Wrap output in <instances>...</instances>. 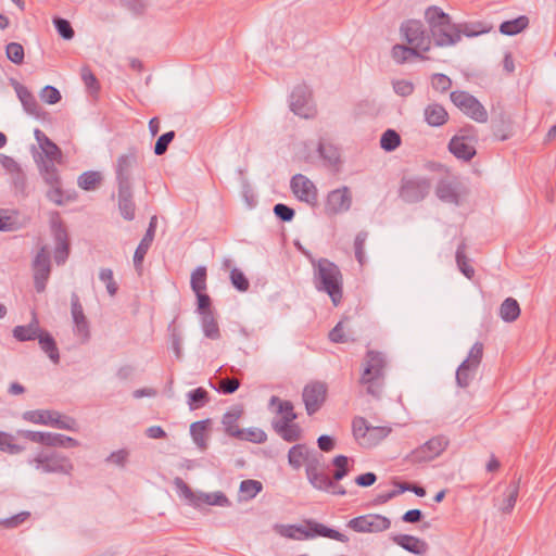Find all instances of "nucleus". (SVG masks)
Segmentation results:
<instances>
[{
  "instance_id": "nucleus-49",
  "label": "nucleus",
  "mask_w": 556,
  "mask_h": 556,
  "mask_svg": "<svg viewBox=\"0 0 556 556\" xmlns=\"http://www.w3.org/2000/svg\"><path fill=\"white\" fill-rule=\"evenodd\" d=\"M101 180L102 176L99 172L89 170L78 177L77 185L83 190L91 191L99 187Z\"/></svg>"
},
{
  "instance_id": "nucleus-62",
  "label": "nucleus",
  "mask_w": 556,
  "mask_h": 556,
  "mask_svg": "<svg viewBox=\"0 0 556 556\" xmlns=\"http://www.w3.org/2000/svg\"><path fill=\"white\" fill-rule=\"evenodd\" d=\"M175 136L176 134L174 130H169L161 135L154 144V154L157 156L165 154L168 149V146L175 139Z\"/></svg>"
},
{
  "instance_id": "nucleus-47",
  "label": "nucleus",
  "mask_w": 556,
  "mask_h": 556,
  "mask_svg": "<svg viewBox=\"0 0 556 556\" xmlns=\"http://www.w3.org/2000/svg\"><path fill=\"white\" fill-rule=\"evenodd\" d=\"M448 439L444 435H437L424 443L432 460L439 457L448 446Z\"/></svg>"
},
{
  "instance_id": "nucleus-6",
  "label": "nucleus",
  "mask_w": 556,
  "mask_h": 556,
  "mask_svg": "<svg viewBox=\"0 0 556 556\" xmlns=\"http://www.w3.org/2000/svg\"><path fill=\"white\" fill-rule=\"evenodd\" d=\"M352 431L359 445L372 447L389 435L391 428L374 427L364 417H355L352 421Z\"/></svg>"
},
{
  "instance_id": "nucleus-59",
  "label": "nucleus",
  "mask_w": 556,
  "mask_h": 556,
  "mask_svg": "<svg viewBox=\"0 0 556 556\" xmlns=\"http://www.w3.org/2000/svg\"><path fill=\"white\" fill-rule=\"evenodd\" d=\"M0 163L4 169L12 174H18V178H21V184H26L25 174L23 173L20 164L11 156L5 154H0Z\"/></svg>"
},
{
  "instance_id": "nucleus-64",
  "label": "nucleus",
  "mask_w": 556,
  "mask_h": 556,
  "mask_svg": "<svg viewBox=\"0 0 556 556\" xmlns=\"http://www.w3.org/2000/svg\"><path fill=\"white\" fill-rule=\"evenodd\" d=\"M405 460L410 463V464H422V463H428V462H431L432 458L431 456L429 455V452L426 450L425 445H420L418 446L417 448H415L414 451H412L406 457H405Z\"/></svg>"
},
{
  "instance_id": "nucleus-15",
  "label": "nucleus",
  "mask_w": 556,
  "mask_h": 556,
  "mask_svg": "<svg viewBox=\"0 0 556 556\" xmlns=\"http://www.w3.org/2000/svg\"><path fill=\"white\" fill-rule=\"evenodd\" d=\"M34 286L38 293L46 290V285L51 273L50 254L46 247H41L34 261Z\"/></svg>"
},
{
  "instance_id": "nucleus-36",
  "label": "nucleus",
  "mask_w": 556,
  "mask_h": 556,
  "mask_svg": "<svg viewBox=\"0 0 556 556\" xmlns=\"http://www.w3.org/2000/svg\"><path fill=\"white\" fill-rule=\"evenodd\" d=\"M56 410L35 409L23 413V419L33 424L51 426Z\"/></svg>"
},
{
  "instance_id": "nucleus-16",
  "label": "nucleus",
  "mask_w": 556,
  "mask_h": 556,
  "mask_svg": "<svg viewBox=\"0 0 556 556\" xmlns=\"http://www.w3.org/2000/svg\"><path fill=\"white\" fill-rule=\"evenodd\" d=\"M327 386L324 382L315 381L306 384L302 397L308 416L317 413L326 401Z\"/></svg>"
},
{
  "instance_id": "nucleus-55",
  "label": "nucleus",
  "mask_w": 556,
  "mask_h": 556,
  "mask_svg": "<svg viewBox=\"0 0 556 556\" xmlns=\"http://www.w3.org/2000/svg\"><path fill=\"white\" fill-rule=\"evenodd\" d=\"M400 144L401 137L395 130L388 129L382 134L380 139V146L384 151H394Z\"/></svg>"
},
{
  "instance_id": "nucleus-58",
  "label": "nucleus",
  "mask_w": 556,
  "mask_h": 556,
  "mask_svg": "<svg viewBox=\"0 0 556 556\" xmlns=\"http://www.w3.org/2000/svg\"><path fill=\"white\" fill-rule=\"evenodd\" d=\"M58 34L65 40H71L75 36V31L71 25V23L63 17L56 16L52 21Z\"/></svg>"
},
{
  "instance_id": "nucleus-33",
  "label": "nucleus",
  "mask_w": 556,
  "mask_h": 556,
  "mask_svg": "<svg viewBox=\"0 0 556 556\" xmlns=\"http://www.w3.org/2000/svg\"><path fill=\"white\" fill-rule=\"evenodd\" d=\"M520 478L514 479L504 492L503 504L500 509L504 514H510L516 505L519 495Z\"/></svg>"
},
{
  "instance_id": "nucleus-13",
  "label": "nucleus",
  "mask_w": 556,
  "mask_h": 556,
  "mask_svg": "<svg viewBox=\"0 0 556 556\" xmlns=\"http://www.w3.org/2000/svg\"><path fill=\"white\" fill-rule=\"evenodd\" d=\"M51 229L55 241L53 257L58 265H63L70 255V239L67 230L59 218L58 213L51 219Z\"/></svg>"
},
{
  "instance_id": "nucleus-18",
  "label": "nucleus",
  "mask_w": 556,
  "mask_h": 556,
  "mask_svg": "<svg viewBox=\"0 0 556 556\" xmlns=\"http://www.w3.org/2000/svg\"><path fill=\"white\" fill-rule=\"evenodd\" d=\"M290 187L294 195L311 206L318 203L317 188L306 176L296 174L291 178Z\"/></svg>"
},
{
  "instance_id": "nucleus-25",
  "label": "nucleus",
  "mask_w": 556,
  "mask_h": 556,
  "mask_svg": "<svg viewBox=\"0 0 556 556\" xmlns=\"http://www.w3.org/2000/svg\"><path fill=\"white\" fill-rule=\"evenodd\" d=\"M243 415V407L241 405H235L226 412L223 416L222 424L224 426L225 432L232 438L238 439L239 437H243L244 430L240 429L238 426V420Z\"/></svg>"
},
{
  "instance_id": "nucleus-22",
  "label": "nucleus",
  "mask_w": 556,
  "mask_h": 556,
  "mask_svg": "<svg viewBox=\"0 0 556 556\" xmlns=\"http://www.w3.org/2000/svg\"><path fill=\"white\" fill-rule=\"evenodd\" d=\"M117 205L125 220H132L136 216V203L132 186H117Z\"/></svg>"
},
{
  "instance_id": "nucleus-9",
  "label": "nucleus",
  "mask_w": 556,
  "mask_h": 556,
  "mask_svg": "<svg viewBox=\"0 0 556 556\" xmlns=\"http://www.w3.org/2000/svg\"><path fill=\"white\" fill-rule=\"evenodd\" d=\"M431 190V180L424 176L403 177L399 197L406 203L421 202Z\"/></svg>"
},
{
  "instance_id": "nucleus-54",
  "label": "nucleus",
  "mask_w": 556,
  "mask_h": 556,
  "mask_svg": "<svg viewBox=\"0 0 556 556\" xmlns=\"http://www.w3.org/2000/svg\"><path fill=\"white\" fill-rule=\"evenodd\" d=\"M78 445H79V442L72 437H67V435H64L61 433H52V432H49V434H48L47 446H50V447H55V446L76 447Z\"/></svg>"
},
{
  "instance_id": "nucleus-24",
  "label": "nucleus",
  "mask_w": 556,
  "mask_h": 556,
  "mask_svg": "<svg viewBox=\"0 0 556 556\" xmlns=\"http://www.w3.org/2000/svg\"><path fill=\"white\" fill-rule=\"evenodd\" d=\"M12 86L14 87L16 96L21 101L24 110L28 114L39 117L42 112V109L37 102L34 94L27 89V87H25L24 85L20 84L14 79H12Z\"/></svg>"
},
{
  "instance_id": "nucleus-21",
  "label": "nucleus",
  "mask_w": 556,
  "mask_h": 556,
  "mask_svg": "<svg viewBox=\"0 0 556 556\" xmlns=\"http://www.w3.org/2000/svg\"><path fill=\"white\" fill-rule=\"evenodd\" d=\"M71 313L76 333L83 339V341H88L90 338L89 323L84 314L79 296L75 292L71 295Z\"/></svg>"
},
{
  "instance_id": "nucleus-56",
  "label": "nucleus",
  "mask_w": 556,
  "mask_h": 556,
  "mask_svg": "<svg viewBox=\"0 0 556 556\" xmlns=\"http://www.w3.org/2000/svg\"><path fill=\"white\" fill-rule=\"evenodd\" d=\"M50 427L68 431L78 430V425L73 417L62 415L59 412H56V415H54Z\"/></svg>"
},
{
  "instance_id": "nucleus-4",
  "label": "nucleus",
  "mask_w": 556,
  "mask_h": 556,
  "mask_svg": "<svg viewBox=\"0 0 556 556\" xmlns=\"http://www.w3.org/2000/svg\"><path fill=\"white\" fill-rule=\"evenodd\" d=\"M386 365L382 353L372 350L367 351L359 382L366 388L367 394L375 399H380L382 395Z\"/></svg>"
},
{
  "instance_id": "nucleus-34",
  "label": "nucleus",
  "mask_w": 556,
  "mask_h": 556,
  "mask_svg": "<svg viewBox=\"0 0 556 556\" xmlns=\"http://www.w3.org/2000/svg\"><path fill=\"white\" fill-rule=\"evenodd\" d=\"M37 339L41 350L47 353L54 364H58L60 362V353L54 338L48 331L42 330Z\"/></svg>"
},
{
  "instance_id": "nucleus-45",
  "label": "nucleus",
  "mask_w": 556,
  "mask_h": 556,
  "mask_svg": "<svg viewBox=\"0 0 556 556\" xmlns=\"http://www.w3.org/2000/svg\"><path fill=\"white\" fill-rule=\"evenodd\" d=\"M459 37H477L489 31V27L482 22H465L457 24Z\"/></svg>"
},
{
  "instance_id": "nucleus-7",
  "label": "nucleus",
  "mask_w": 556,
  "mask_h": 556,
  "mask_svg": "<svg viewBox=\"0 0 556 556\" xmlns=\"http://www.w3.org/2000/svg\"><path fill=\"white\" fill-rule=\"evenodd\" d=\"M139 167V149L128 147L125 153L119 154L113 165L117 186H132L134 174Z\"/></svg>"
},
{
  "instance_id": "nucleus-19",
  "label": "nucleus",
  "mask_w": 556,
  "mask_h": 556,
  "mask_svg": "<svg viewBox=\"0 0 556 556\" xmlns=\"http://www.w3.org/2000/svg\"><path fill=\"white\" fill-rule=\"evenodd\" d=\"M349 462L350 458L345 455H338L332 459L334 470L332 472V476L330 477L331 485L327 490H323L324 492L341 496L346 494V490L344 489V486H342L338 482L350 473L351 467L349 465Z\"/></svg>"
},
{
  "instance_id": "nucleus-41",
  "label": "nucleus",
  "mask_w": 556,
  "mask_h": 556,
  "mask_svg": "<svg viewBox=\"0 0 556 556\" xmlns=\"http://www.w3.org/2000/svg\"><path fill=\"white\" fill-rule=\"evenodd\" d=\"M309 452L311 451L305 444L293 445L288 452L289 465L295 470L300 469L303 465V462L306 460Z\"/></svg>"
},
{
  "instance_id": "nucleus-40",
  "label": "nucleus",
  "mask_w": 556,
  "mask_h": 556,
  "mask_svg": "<svg viewBox=\"0 0 556 556\" xmlns=\"http://www.w3.org/2000/svg\"><path fill=\"white\" fill-rule=\"evenodd\" d=\"M201 326L206 338L211 340H218L220 338L219 326L213 312H207L206 315L201 316Z\"/></svg>"
},
{
  "instance_id": "nucleus-2",
  "label": "nucleus",
  "mask_w": 556,
  "mask_h": 556,
  "mask_svg": "<svg viewBox=\"0 0 556 556\" xmlns=\"http://www.w3.org/2000/svg\"><path fill=\"white\" fill-rule=\"evenodd\" d=\"M425 18L435 46L448 47L460 41L457 24L452 23L451 16L441 8L429 7L425 12Z\"/></svg>"
},
{
  "instance_id": "nucleus-60",
  "label": "nucleus",
  "mask_w": 556,
  "mask_h": 556,
  "mask_svg": "<svg viewBox=\"0 0 556 556\" xmlns=\"http://www.w3.org/2000/svg\"><path fill=\"white\" fill-rule=\"evenodd\" d=\"M5 53H7L8 59L12 63L17 64V65L23 64L25 52H24V48L21 43H18V42L8 43L5 47Z\"/></svg>"
},
{
  "instance_id": "nucleus-38",
  "label": "nucleus",
  "mask_w": 556,
  "mask_h": 556,
  "mask_svg": "<svg viewBox=\"0 0 556 556\" xmlns=\"http://www.w3.org/2000/svg\"><path fill=\"white\" fill-rule=\"evenodd\" d=\"M263 490V484L261 481L247 479L241 481L239 486L240 492V502H249L256 497L258 493Z\"/></svg>"
},
{
  "instance_id": "nucleus-32",
  "label": "nucleus",
  "mask_w": 556,
  "mask_h": 556,
  "mask_svg": "<svg viewBox=\"0 0 556 556\" xmlns=\"http://www.w3.org/2000/svg\"><path fill=\"white\" fill-rule=\"evenodd\" d=\"M211 426V419L199 420L190 426V434L195 445L201 450L207 448V431Z\"/></svg>"
},
{
  "instance_id": "nucleus-39",
  "label": "nucleus",
  "mask_w": 556,
  "mask_h": 556,
  "mask_svg": "<svg viewBox=\"0 0 556 556\" xmlns=\"http://www.w3.org/2000/svg\"><path fill=\"white\" fill-rule=\"evenodd\" d=\"M39 172L45 182L50 186L60 185L61 177L56 166L53 164V161H43L41 160L39 164Z\"/></svg>"
},
{
  "instance_id": "nucleus-14",
  "label": "nucleus",
  "mask_w": 556,
  "mask_h": 556,
  "mask_svg": "<svg viewBox=\"0 0 556 556\" xmlns=\"http://www.w3.org/2000/svg\"><path fill=\"white\" fill-rule=\"evenodd\" d=\"M321 455L316 452H309L305 463V473L312 486L318 491L327 490L330 485V477L321 470Z\"/></svg>"
},
{
  "instance_id": "nucleus-53",
  "label": "nucleus",
  "mask_w": 556,
  "mask_h": 556,
  "mask_svg": "<svg viewBox=\"0 0 556 556\" xmlns=\"http://www.w3.org/2000/svg\"><path fill=\"white\" fill-rule=\"evenodd\" d=\"M174 485L176 486L179 494L184 496L190 505L199 507V493H194L180 477H176L174 479Z\"/></svg>"
},
{
  "instance_id": "nucleus-48",
  "label": "nucleus",
  "mask_w": 556,
  "mask_h": 556,
  "mask_svg": "<svg viewBox=\"0 0 556 556\" xmlns=\"http://www.w3.org/2000/svg\"><path fill=\"white\" fill-rule=\"evenodd\" d=\"M199 506L201 504H207L212 506H222V507H228L231 505L229 498L220 491L213 492V493H199Z\"/></svg>"
},
{
  "instance_id": "nucleus-10",
  "label": "nucleus",
  "mask_w": 556,
  "mask_h": 556,
  "mask_svg": "<svg viewBox=\"0 0 556 556\" xmlns=\"http://www.w3.org/2000/svg\"><path fill=\"white\" fill-rule=\"evenodd\" d=\"M451 101L464 114L478 123H486L488 112L480 101L467 91H453Z\"/></svg>"
},
{
  "instance_id": "nucleus-27",
  "label": "nucleus",
  "mask_w": 556,
  "mask_h": 556,
  "mask_svg": "<svg viewBox=\"0 0 556 556\" xmlns=\"http://www.w3.org/2000/svg\"><path fill=\"white\" fill-rule=\"evenodd\" d=\"M450 152L465 162L470 161L476 155V149L472 144L466 142L465 136H454L448 142Z\"/></svg>"
},
{
  "instance_id": "nucleus-30",
  "label": "nucleus",
  "mask_w": 556,
  "mask_h": 556,
  "mask_svg": "<svg viewBox=\"0 0 556 556\" xmlns=\"http://www.w3.org/2000/svg\"><path fill=\"white\" fill-rule=\"evenodd\" d=\"M42 330L39 327V321L36 314H33L31 321L26 326H16L13 329V337L21 342L31 341L38 338Z\"/></svg>"
},
{
  "instance_id": "nucleus-46",
  "label": "nucleus",
  "mask_w": 556,
  "mask_h": 556,
  "mask_svg": "<svg viewBox=\"0 0 556 556\" xmlns=\"http://www.w3.org/2000/svg\"><path fill=\"white\" fill-rule=\"evenodd\" d=\"M456 263L458 269L464 274L465 277L471 279L475 275V269L469 264V260L466 256V243L462 241L456 250Z\"/></svg>"
},
{
  "instance_id": "nucleus-17",
  "label": "nucleus",
  "mask_w": 556,
  "mask_h": 556,
  "mask_svg": "<svg viewBox=\"0 0 556 556\" xmlns=\"http://www.w3.org/2000/svg\"><path fill=\"white\" fill-rule=\"evenodd\" d=\"M291 111L301 117L309 118L314 116V108L311 105V90L306 85L294 87L290 96Z\"/></svg>"
},
{
  "instance_id": "nucleus-37",
  "label": "nucleus",
  "mask_w": 556,
  "mask_h": 556,
  "mask_svg": "<svg viewBox=\"0 0 556 556\" xmlns=\"http://www.w3.org/2000/svg\"><path fill=\"white\" fill-rule=\"evenodd\" d=\"M528 26L529 18L526 15H520L517 18L504 21L500 25V31L503 35L514 36L525 30Z\"/></svg>"
},
{
  "instance_id": "nucleus-52",
  "label": "nucleus",
  "mask_w": 556,
  "mask_h": 556,
  "mask_svg": "<svg viewBox=\"0 0 556 556\" xmlns=\"http://www.w3.org/2000/svg\"><path fill=\"white\" fill-rule=\"evenodd\" d=\"M206 268L204 266H199L192 271L190 286L194 293L206 290Z\"/></svg>"
},
{
  "instance_id": "nucleus-26",
  "label": "nucleus",
  "mask_w": 556,
  "mask_h": 556,
  "mask_svg": "<svg viewBox=\"0 0 556 556\" xmlns=\"http://www.w3.org/2000/svg\"><path fill=\"white\" fill-rule=\"evenodd\" d=\"M391 539L395 544L415 555L426 554L429 547L427 542L409 534H394Z\"/></svg>"
},
{
  "instance_id": "nucleus-11",
  "label": "nucleus",
  "mask_w": 556,
  "mask_h": 556,
  "mask_svg": "<svg viewBox=\"0 0 556 556\" xmlns=\"http://www.w3.org/2000/svg\"><path fill=\"white\" fill-rule=\"evenodd\" d=\"M348 527L359 533H377L388 530L391 520L382 515L367 514L351 519Z\"/></svg>"
},
{
  "instance_id": "nucleus-51",
  "label": "nucleus",
  "mask_w": 556,
  "mask_h": 556,
  "mask_svg": "<svg viewBox=\"0 0 556 556\" xmlns=\"http://www.w3.org/2000/svg\"><path fill=\"white\" fill-rule=\"evenodd\" d=\"M269 406L270 407L276 406L277 413L280 414L281 416L291 418L293 420H295L298 418V416L294 412L293 404L290 401L281 400L278 396L273 395L269 400Z\"/></svg>"
},
{
  "instance_id": "nucleus-20",
  "label": "nucleus",
  "mask_w": 556,
  "mask_h": 556,
  "mask_svg": "<svg viewBox=\"0 0 556 556\" xmlns=\"http://www.w3.org/2000/svg\"><path fill=\"white\" fill-rule=\"evenodd\" d=\"M351 204V191L344 186L328 193L325 207L330 214H339L349 211Z\"/></svg>"
},
{
  "instance_id": "nucleus-31",
  "label": "nucleus",
  "mask_w": 556,
  "mask_h": 556,
  "mask_svg": "<svg viewBox=\"0 0 556 556\" xmlns=\"http://www.w3.org/2000/svg\"><path fill=\"white\" fill-rule=\"evenodd\" d=\"M425 121L428 125L439 127L444 125L448 119V114L443 105L431 103L424 111Z\"/></svg>"
},
{
  "instance_id": "nucleus-28",
  "label": "nucleus",
  "mask_w": 556,
  "mask_h": 556,
  "mask_svg": "<svg viewBox=\"0 0 556 556\" xmlns=\"http://www.w3.org/2000/svg\"><path fill=\"white\" fill-rule=\"evenodd\" d=\"M435 195L445 203L459 205V192L457 184L448 180L441 179L435 187Z\"/></svg>"
},
{
  "instance_id": "nucleus-23",
  "label": "nucleus",
  "mask_w": 556,
  "mask_h": 556,
  "mask_svg": "<svg viewBox=\"0 0 556 556\" xmlns=\"http://www.w3.org/2000/svg\"><path fill=\"white\" fill-rule=\"evenodd\" d=\"M155 228H156V216H153L150 220L149 227L141 239L139 245L137 247L135 254H134V265L135 268L140 271L142 267V262L153 242L154 236H155Z\"/></svg>"
},
{
  "instance_id": "nucleus-63",
  "label": "nucleus",
  "mask_w": 556,
  "mask_h": 556,
  "mask_svg": "<svg viewBox=\"0 0 556 556\" xmlns=\"http://www.w3.org/2000/svg\"><path fill=\"white\" fill-rule=\"evenodd\" d=\"M231 285L240 292H245L250 288V282L245 275L238 268H232L230 271Z\"/></svg>"
},
{
  "instance_id": "nucleus-5",
  "label": "nucleus",
  "mask_w": 556,
  "mask_h": 556,
  "mask_svg": "<svg viewBox=\"0 0 556 556\" xmlns=\"http://www.w3.org/2000/svg\"><path fill=\"white\" fill-rule=\"evenodd\" d=\"M29 465H35L42 473H60L70 476L74 470L72 460L59 452H40L34 458L28 459Z\"/></svg>"
},
{
  "instance_id": "nucleus-42",
  "label": "nucleus",
  "mask_w": 556,
  "mask_h": 556,
  "mask_svg": "<svg viewBox=\"0 0 556 556\" xmlns=\"http://www.w3.org/2000/svg\"><path fill=\"white\" fill-rule=\"evenodd\" d=\"M318 152L326 165L336 167L340 163V152L333 144L319 142Z\"/></svg>"
},
{
  "instance_id": "nucleus-44",
  "label": "nucleus",
  "mask_w": 556,
  "mask_h": 556,
  "mask_svg": "<svg viewBox=\"0 0 556 556\" xmlns=\"http://www.w3.org/2000/svg\"><path fill=\"white\" fill-rule=\"evenodd\" d=\"M413 55L420 58V59H425L420 54V50H418L417 48H415L413 46L407 47L404 45H395L392 48V58L399 64L405 63Z\"/></svg>"
},
{
  "instance_id": "nucleus-1",
  "label": "nucleus",
  "mask_w": 556,
  "mask_h": 556,
  "mask_svg": "<svg viewBox=\"0 0 556 556\" xmlns=\"http://www.w3.org/2000/svg\"><path fill=\"white\" fill-rule=\"evenodd\" d=\"M313 282L317 291L325 292L338 306L343 299V275L332 261L320 257L314 262Z\"/></svg>"
},
{
  "instance_id": "nucleus-43",
  "label": "nucleus",
  "mask_w": 556,
  "mask_h": 556,
  "mask_svg": "<svg viewBox=\"0 0 556 556\" xmlns=\"http://www.w3.org/2000/svg\"><path fill=\"white\" fill-rule=\"evenodd\" d=\"M187 399L189 408L191 410H195L205 406L210 402V394L204 388L199 387L189 391L187 393Z\"/></svg>"
},
{
  "instance_id": "nucleus-29",
  "label": "nucleus",
  "mask_w": 556,
  "mask_h": 556,
  "mask_svg": "<svg viewBox=\"0 0 556 556\" xmlns=\"http://www.w3.org/2000/svg\"><path fill=\"white\" fill-rule=\"evenodd\" d=\"M35 138L39 143L40 149L49 161H60L62 157L61 149L50 140L47 135L40 129H35Z\"/></svg>"
},
{
  "instance_id": "nucleus-12",
  "label": "nucleus",
  "mask_w": 556,
  "mask_h": 556,
  "mask_svg": "<svg viewBox=\"0 0 556 556\" xmlns=\"http://www.w3.org/2000/svg\"><path fill=\"white\" fill-rule=\"evenodd\" d=\"M400 30L410 46L424 52L430 49L431 38L427 35L420 21L408 20L402 23Z\"/></svg>"
},
{
  "instance_id": "nucleus-3",
  "label": "nucleus",
  "mask_w": 556,
  "mask_h": 556,
  "mask_svg": "<svg viewBox=\"0 0 556 556\" xmlns=\"http://www.w3.org/2000/svg\"><path fill=\"white\" fill-rule=\"evenodd\" d=\"M274 530L283 538L291 540H306L324 536L346 543L349 538L336 529L328 528L313 519H305L302 525H276Z\"/></svg>"
},
{
  "instance_id": "nucleus-8",
  "label": "nucleus",
  "mask_w": 556,
  "mask_h": 556,
  "mask_svg": "<svg viewBox=\"0 0 556 556\" xmlns=\"http://www.w3.org/2000/svg\"><path fill=\"white\" fill-rule=\"evenodd\" d=\"M483 343L476 342L456 370V383L459 388H467L475 379L483 357Z\"/></svg>"
},
{
  "instance_id": "nucleus-50",
  "label": "nucleus",
  "mask_w": 556,
  "mask_h": 556,
  "mask_svg": "<svg viewBox=\"0 0 556 556\" xmlns=\"http://www.w3.org/2000/svg\"><path fill=\"white\" fill-rule=\"evenodd\" d=\"M24 450L25 447L23 445L14 443L13 434L0 431V452L16 455L22 453Z\"/></svg>"
},
{
  "instance_id": "nucleus-61",
  "label": "nucleus",
  "mask_w": 556,
  "mask_h": 556,
  "mask_svg": "<svg viewBox=\"0 0 556 556\" xmlns=\"http://www.w3.org/2000/svg\"><path fill=\"white\" fill-rule=\"evenodd\" d=\"M367 238H368V232L365 230H362L356 235L355 240H354L355 258L361 265H364V263H365L364 248H365Z\"/></svg>"
},
{
  "instance_id": "nucleus-35",
  "label": "nucleus",
  "mask_w": 556,
  "mask_h": 556,
  "mask_svg": "<svg viewBox=\"0 0 556 556\" xmlns=\"http://www.w3.org/2000/svg\"><path fill=\"white\" fill-rule=\"evenodd\" d=\"M520 306L516 299L507 298L500 306V317L506 323H513L520 316Z\"/></svg>"
},
{
  "instance_id": "nucleus-57",
  "label": "nucleus",
  "mask_w": 556,
  "mask_h": 556,
  "mask_svg": "<svg viewBox=\"0 0 556 556\" xmlns=\"http://www.w3.org/2000/svg\"><path fill=\"white\" fill-rule=\"evenodd\" d=\"M46 195L49 201L56 205H63L64 203L74 200L72 195H65V192L62 189V182H60L58 186H50V189L47 191Z\"/></svg>"
}]
</instances>
